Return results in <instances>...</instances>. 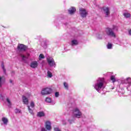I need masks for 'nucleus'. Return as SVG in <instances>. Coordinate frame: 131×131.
<instances>
[{
	"label": "nucleus",
	"instance_id": "nucleus-1",
	"mask_svg": "<svg viewBox=\"0 0 131 131\" xmlns=\"http://www.w3.org/2000/svg\"><path fill=\"white\" fill-rule=\"evenodd\" d=\"M94 86V89H95L98 93H101L100 91H101V90L103 91L106 86V85H105V80L104 78H98Z\"/></svg>",
	"mask_w": 131,
	"mask_h": 131
},
{
	"label": "nucleus",
	"instance_id": "nucleus-2",
	"mask_svg": "<svg viewBox=\"0 0 131 131\" xmlns=\"http://www.w3.org/2000/svg\"><path fill=\"white\" fill-rule=\"evenodd\" d=\"M118 30V28L116 26H113L112 28H107L105 29V33L108 36H110L111 37H116V34L114 33V31H117Z\"/></svg>",
	"mask_w": 131,
	"mask_h": 131
},
{
	"label": "nucleus",
	"instance_id": "nucleus-3",
	"mask_svg": "<svg viewBox=\"0 0 131 131\" xmlns=\"http://www.w3.org/2000/svg\"><path fill=\"white\" fill-rule=\"evenodd\" d=\"M74 117L76 118H80L81 117V112L78 108H75L73 111Z\"/></svg>",
	"mask_w": 131,
	"mask_h": 131
},
{
	"label": "nucleus",
	"instance_id": "nucleus-4",
	"mask_svg": "<svg viewBox=\"0 0 131 131\" xmlns=\"http://www.w3.org/2000/svg\"><path fill=\"white\" fill-rule=\"evenodd\" d=\"M47 60L50 67H56V62H55L54 58L51 57H49L47 58Z\"/></svg>",
	"mask_w": 131,
	"mask_h": 131
},
{
	"label": "nucleus",
	"instance_id": "nucleus-5",
	"mask_svg": "<svg viewBox=\"0 0 131 131\" xmlns=\"http://www.w3.org/2000/svg\"><path fill=\"white\" fill-rule=\"evenodd\" d=\"M52 89L51 88H46L43 89L41 92V95H42L43 96H45L46 95H50V94H52Z\"/></svg>",
	"mask_w": 131,
	"mask_h": 131
},
{
	"label": "nucleus",
	"instance_id": "nucleus-6",
	"mask_svg": "<svg viewBox=\"0 0 131 131\" xmlns=\"http://www.w3.org/2000/svg\"><path fill=\"white\" fill-rule=\"evenodd\" d=\"M102 11H103L104 14L105 15V17H106V18L110 17V8L109 7H103Z\"/></svg>",
	"mask_w": 131,
	"mask_h": 131
},
{
	"label": "nucleus",
	"instance_id": "nucleus-7",
	"mask_svg": "<svg viewBox=\"0 0 131 131\" xmlns=\"http://www.w3.org/2000/svg\"><path fill=\"white\" fill-rule=\"evenodd\" d=\"M79 14L82 18H85L88 16V12L84 8L79 9Z\"/></svg>",
	"mask_w": 131,
	"mask_h": 131
},
{
	"label": "nucleus",
	"instance_id": "nucleus-8",
	"mask_svg": "<svg viewBox=\"0 0 131 131\" xmlns=\"http://www.w3.org/2000/svg\"><path fill=\"white\" fill-rule=\"evenodd\" d=\"M105 36H106V33H105V32H100L96 35V37L98 39H102L103 37H105Z\"/></svg>",
	"mask_w": 131,
	"mask_h": 131
},
{
	"label": "nucleus",
	"instance_id": "nucleus-9",
	"mask_svg": "<svg viewBox=\"0 0 131 131\" xmlns=\"http://www.w3.org/2000/svg\"><path fill=\"white\" fill-rule=\"evenodd\" d=\"M17 50L19 52H25L26 51V47L24 45L20 44L17 46Z\"/></svg>",
	"mask_w": 131,
	"mask_h": 131
},
{
	"label": "nucleus",
	"instance_id": "nucleus-10",
	"mask_svg": "<svg viewBox=\"0 0 131 131\" xmlns=\"http://www.w3.org/2000/svg\"><path fill=\"white\" fill-rule=\"evenodd\" d=\"M45 127L47 130H51L52 126L51 125V122L47 121L45 123Z\"/></svg>",
	"mask_w": 131,
	"mask_h": 131
},
{
	"label": "nucleus",
	"instance_id": "nucleus-11",
	"mask_svg": "<svg viewBox=\"0 0 131 131\" xmlns=\"http://www.w3.org/2000/svg\"><path fill=\"white\" fill-rule=\"evenodd\" d=\"M29 54L27 53L26 55H24L23 54H20V57H21V59L23 61H24V62H26V60H27V59H28V58L29 57Z\"/></svg>",
	"mask_w": 131,
	"mask_h": 131
},
{
	"label": "nucleus",
	"instance_id": "nucleus-12",
	"mask_svg": "<svg viewBox=\"0 0 131 131\" xmlns=\"http://www.w3.org/2000/svg\"><path fill=\"white\" fill-rule=\"evenodd\" d=\"M38 65V63H37V61H33L31 63L30 67L31 68L35 69L37 67Z\"/></svg>",
	"mask_w": 131,
	"mask_h": 131
},
{
	"label": "nucleus",
	"instance_id": "nucleus-13",
	"mask_svg": "<svg viewBox=\"0 0 131 131\" xmlns=\"http://www.w3.org/2000/svg\"><path fill=\"white\" fill-rule=\"evenodd\" d=\"M23 102L25 105H28V98L25 96H23Z\"/></svg>",
	"mask_w": 131,
	"mask_h": 131
},
{
	"label": "nucleus",
	"instance_id": "nucleus-14",
	"mask_svg": "<svg viewBox=\"0 0 131 131\" xmlns=\"http://www.w3.org/2000/svg\"><path fill=\"white\" fill-rule=\"evenodd\" d=\"M5 77L0 76V88H2L4 83H5Z\"/></svg>",
	"mask_w": 131,
	"mask_h": 131
},
{
	"label": "nucleus",
	"instance_id": "nucleus-15",
	"mask_svg": "<svg viewBox=\"0 0 131 131\" xmlns=\"http://www.w3.org/2000/svg\"><path fill=\"white\" fill-rule=\"evenodd\" d=\"M76 11V9H75V8L74 7H72L71 8L69 9V14H70L71 15H72V14H74V13H75V12Z\"/></svg>",
	"mask_w": 131,
	"mask_h": 131
},
{
	"label": "nucleus",
	"instance_id": "nucleus-16",
	"mask_svg": "<svg viewBox=\"0 0 131 131\" xmlns=\"http://www.w3.org/2000/svg\"><path fill=\"white\" fill-rule=\"evenodd\" d=\"M75 120V118H74V117L70 118L69 119H68V121H69V123L70 124L74 123V121Z\"/></svg>",
	"mask_w": 131,
	"mask_h": 131
},
{
	"label": "nucleus",
	"instance_id": "nucleus-17",
	"mask_svg": "<svg viewBox=\"0 0 131 131\" xmlns=\"http://www.w3.org/2000/svg\"><path fill=\"white\" fill-rule=\"evenodd\" d=\"M2 120L3 122L4 123V124H5L6 125H7L8 124V119H7L5 117H3V118H2Z\"/></svg>",
	"mask_w": 131,
	"mask_h": 131
},
{
	"label": "nucleus",
	"instance_id": "nucleus-18",
	"mask_svg": "<svg viewBox=\"0 0 131 131\" xmlns=\"http://www.w3.org/2000/svg\"><path fill=\"white\" fill-rule=\"evenodd\" d=\"M45 115H46L43 112H39L37 113V116H38V117H43Z\"/></svg>",
	"mask_w": 131,
	"mask_h": 131
},
{
	"label": "nucleus",
	"instance_id": "nucleus-19",
	"mask_svg": "<svg viewBox=\"0 0 131 131\" xmlns=\"http://www.w3.org/2000/svg\"><path fill=\"white\" fill-rule=\"evenodd\" d=\"M1 67L3 69V72H4V74H5V75H7V72H6V68H5V65H4V62L2 63Z\"/></svg>",
	"mask_w": 131,
	"mask_h": 131
},
{
	"label": "nucleus",
	"instance_id": "nucleus-20",
	"mask_svg": "<svg viewBox=\"0 0 131 131\" xmlns=\"http://www.w3.org/2000/svg\"><path fill=\"white\" fill-rule=\"evenodd\" d=\"M6 102H7L9 107H11V106H12V102H11V100H10V98H6Z\"/></svg>",
	"mask_w": 131,
	"mask_h": 131
},
{
	"label": "nucleus",
	"instance_id": "nucleus-21",
	"mask_svg": "<svg viewBox=\"0 0 131 131\" xmlns=\"http://www.w3.org/2000/svg\"><path fill=\"white\" fill-rule=\"evenodd\" d=\"M78 42L76 40H73L72 41V46H77Z\"/></svg>",
	"mask_w": 131,
	"mask_h": 131
},
{
	"label": "nucleus",
	"instance_id": "nucleus-22",
	"mask_svg": "<svg viewBox=\"0 0 131 131\" xmlns=\"http://www.w3.org/2000/svg\"><path fill=\"white\" fill-rule=\"evenodd\" d=\"M123 15L125 17V18H129V17H130V14L127 12L123 13Z\"/></svg>",
	"mask_w": 131,
	"mask_h": 131
},
{
	"label": "nucleus",
	"instance_id": "nucleus-23",
	"mask_svg": "<svg viewBox=\"0 0 131 131\" xmlns=\"http://www.w3.org/2000/svg\"><path fill=\"white\" fill-rule=\"evenodd\" d=\"M47 76L48 77L51 78V77H53V74H52V72H51L50 71H48Z\"/></svg>",
	"mask_w": 131,
	"mask_h": 131
},
{
	"label": "nucleus",
	"instance_id": "nucleus-24",
	"mask_svg": "<svg viewBox=\"0 0 131 131\" xmlns=\"http://www.w3.org/2000/svg\"><path fill=\"white\" fill-rule=\"evenodd\" d=\"M45 102H46V103H51L52 102V99L49 97H47L45 99Z\"/></svg>",
	"mask_w": 131,
	"mask_h": 131
},
{
	"label": "nucleus",
	"instance_id": "nucleus-25",
	"mask_svg": "<svg viewBox=\"0 0 131 131\" xmlns=\"http://www.w3.org/2000/svg\"><path fill=\"white\" fill-rule=\"evenodd\" d=\"M28 108L30 114L33 115V111L32 110V109L30 108V106L29 105H28Z\"/></svg>",
	"mask_w": 131,
	"mask_h": 131
},
{
	"label": "nucleus",
	"instance_id": "nucleus-26",
	"mask_svg": "<svg viewBox=\"0 0 131 131\" xmlns=\"http://www.w3.org/2000/svg\"><path fill=\"white\" fill-rule=\"evenodd\" d=\"M107 48L108 50L112 49V44L111 43H108L107 45Z\"/></svg>",
	"mask_w": 131,
	"mask_h": 131
},
{
	"label": "nucleus",
	"instance_id": "nucleus-27",
	"mask_svg": "<svg viewBox=\"0 0 131 131\" xmlns=\"http://www.w3.org/2000/svg\"><path fill=\"white\" fill-rule=\"evenodd\" d=\"M111 80H112L113 82H115L116 81V79H115V76H112L111 77Z\"/></svg>",
	"mask_w": 131,
	"mask_h": 131
},
{
	"label": "nucleus",
	"instance_id": "nucleus-28",
	"mask_svg": "<svg viewBox=\"0 0 131 131\" xmlns=\"http://www.w3.org/2000/svg\"><path fill=\"white\" fill-rule=\"evenodd\" d=\"M63 85L65 88V89H66V90H68V84L66 82H64L63 83Z\"/></svg>",
	"mask_w": 131,
	"mask_h": 131
},
{
	"label": "nucleus",
	"instance_id": "nucleus-29",
	"mask_svg": "<svg viewBox=\"0 0 131 131\" xmlns=\"http://www.w3.org/2000/svg\"><path fill=\"white\" fill-rule=\"evenodd\" d=\"M15 112L16 114H17V113H21V110L18 109V108H16L15 110Z\"/></svg>",
	"mask_w": 131,
	"mask_h": 131
},
{
	"label": "nucleus",
	"instance_id": "nucleus-30",
	"mask_svg": "<svg viewBox=\"0 0 131 131\" xmlns=\"http://www.w3.org/2000/svg\"><path fill=\"white\" fill-rule=\"evenodd\" d=\"M30 106L31 108H34V106H35V105L34 104V102L33 101H32L31 102Z\"/></svg>",
	"mask_w": 131,
	"mask_h": 131
},
{
	"label": "nucleus",
	"instance_id": "nucleus-31",
	"mask_svg": "<svg viewBox=\"0 0 131 131\" xmlns=\"http://www.w3.org/2000/svg\"><path fill=\"white\" fill-rule=\"evenodd\" d=\"M126 81H127V82H128V83H129V84H130V83H131V79H130V78H127L126 79Z\"/></svg>",
	"mask_w": 131,
	"mask_h": 131
},
{
	"label": "nucleus",
	"instance_id": "nucleus-32",
	"mask_svg": "<svg viewBox=\"0 0 131 131\" xmlns=\"http://www.w3.org/2000/svg\"><path fill=\"white\" fill-rule=\"evenodd\" d=\"M39 57L40 59H45V56L42 54H40Z\"/></svg>",
	"mask_w": 131,
	"mask_h": 131
},
{
	"label": "nucleus",
	"instance_id": "nucleus-33",
	"mask_svg": "<svg viewBox=\"0 0 131 131\" xmlns=\"http://www.w3.org/2000/svg\"><path fill=\"white\" fill-rule=\"evenodd\" d=\"M54 131H61V130H60V129H59V128L58 127H55L54 128Z\"/></svg>",
	"mask_w": 131,
	"mask_h": 131
},
{
	"label": "nucleus",
	"instance_id": "nucleus-34",
	"mask_svg": "<svg viewBox=\"0 0 131 131\" xmlns=\"http://www.w3.org/2000/svg\"><path fill=\"white\" fill-rule=\"evenodd\" d=\"M55 96L56 97V98H58V97H59V92H56Z\"/></svg>",
	"mask_w": 131,
	"mask_h": 131
},
{
	"label": "nucleus",
	"instance_id": "nucleus-35",
	"mask_svg": "<svg viewBox=\"0 0 131 131\" xmlns=\"http://www.w3.org/2000/svg\"><path fill=\"white\" fill-rule=\"evenodd\" d=\"M43 43H45V42H42L41 43V46H42V47H47V45L46 44H45V45H43Z\"/></svg>",
	"mask_w": 131,
	"mask_h": 131
},
{
	"label": "nucleus",
	"instance_id": "nucleus-36",
	"mask_svg": "<svg viewBox=\"0 0 131 131\" xmlns=\"http://www.w3.org/2000/svg\"><path fill=\"white\" fill-rule=\"evenodd\" d=\"M41 131H47V129H46V128H42L41 129Z\"/></svg>",
	"mask_w": 131,
	"mask_h": 131
},
{
	"label": "nucleus",
	"instance_id": "nucleus-37",
	"mask_svg": "<svg viewBox=\"0 0 131 131\" xmlns=\"http://www.w3.org/2000/svg\"><path fill=\"white\" fill-rule=\"evenodd\" d=\"M26 96H27V97H30V93H28V94H26Z\"/></svg>",
	"mask_w": 131,
	"mask_h": 131
},
{
	"label": "nucleus",
	"instance_id": "nucleus-38",
	"mask_svg": "<svg viewBox=\"0 0 131 131\" xmlns=\"http://www.w3.org/2000/svg\"><path fill=\"white\" fill-rule=\"evenodd\" d=\"M11 74L12 76L15 75V72H12Z\"/></svg>",
	"mask_w": 131,
	"mask_h": 131
},
{
	"label": "nucleus",
	"instance_id": "nucleus-39",
	"mask_svg": "<svg viewBox=\"0 0 131 131\" xmlns=\"http://www.w3.org/2000/svg\"><path fill=\"white\" fill-rule=\"evenodd\" d=\"M129 34L130 35H131V30H130L129 31Z\"/></svg>",
	"mask_w": 131,
	"mask_h": 131
},
{
	"label": "nucleus",
	"instance_id": "nucleus-40",
	"mask_svg": "<svg viewBox=\"0 0 131 131\" xmlns=\"http://www.w3.org/2000/svg\"><path fill=\"white\" fill-rule=\"evenodd\" d=\"M62 123H63V124L65 125V124H66V121H63L62 122Z\"/></svg>",
	"mask_w": 131,
	"mask_h": 131
},
{
	"label": "nucleus",
	"instance_id": "nucleus-41",
	"mask_svg": "<svg viewBox=\"0 0 131 131\" xmlns=\"http://www.w3.org/2000/svg\"><path fill=\"white\" fill-rule=\"evenodd\" d=\"M10 83H13V80H10Z\"/></svg>",
	"mask_w": 131,
	"mask_h": 131
},
{
	"label": "nucleus",
	"instance_id": "nucleus-42",
	"mask_svg": "<svg viewBox=\"0 0 131 131\" xmlns=\"http://www.w3.org/2000/svg\"><path fill=\"white\" fill-rule=\"evenodd\" d=\"M2 98H3V95H2V94H0V99H2Z\"/></svg>",
	"mask_w": 131,
	"mask_h": 131
}]
</instances>
